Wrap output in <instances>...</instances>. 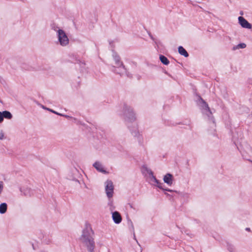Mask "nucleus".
I'll return each mask as SVG.
<instances>
[{
	"label": "nucleus",
	"mask_w": 252,
	"mask_h": 252,
	"mask_svg": "<svg viewBox=\"0 0 252 252\" xmlns=\"http://www.w3.org/2000/svg\"><path fill=\"white\" fill-rule=\"evenodd\" d=\"M83 246L88 250V252H94L95 244L93 238L81 241Z\"/></svg>",
	"instance_id": "4"
},
{
	"label": "nucleus",
	"mask_w": 252,
	"mask_h": 252,
	"mask_svg": "<svg viewBox=\"0 0 252 252\" xmlns=\"http://www.w3.org/2000/svg\"><path fill=\"white\" fill-rule=\"evenodd\" d=\"M159 60L160 62L165 65H168L169 63V61L167 58L163 55H160Z\"/></svg>",
	"instance_id": "19"
},
{
	"label": "nucleus",
	"mask_w": 252,
	"mask_h": 252,
	"mask_svg": "<svg viewBox=\"0 0 252 252\" xmlns=\"http://www.w3.org/2000/svg\"><path fill=\"white\" fill-rule=\"evenodd\" d=\"M163 181L169 185L173 183V176L170 173L166 174L163 177Z\"/></svg>",
	"instance_id": "12"
},
{
	"label": "nucleus",
	"mask_w": 252,
	"mask_h": 252,
	"mask_svg": "<svg viewBox=\"0 0 252 252\" xmlns=\"http://www.w3.org/2000/svg\"><path fill=\"white\" fill-rule=\"evenodd\" d=\"M92 234L93 231L90 225L86 224L82 230V233L80 238V241L92 238Z\"/></svg>",
	"instance_id": "2"
},
{
	"label": "nucleus",
	"mask_w": 252,
	"mask_h": 252,
	"mask_svg": "<svg viewBox=\"0 0 252 252\" xmlns=\"http://www.w3.org/2000/svg\"><path fill=\"white\" fill-rule=\"evenodd\" d=\"M3 120V118L1 112H0V123H1Z\"/></svg>",
	"instance_id": "23"
},
{
	"label": "nucleus",
	"mask_w": 252,
	"mask_h": 252,
	"mask_svg": "<svg viewBox=\"0 0 252 252\" xmlns=\"http://www.w3.org/2000/svg\"><path fill=\"white\" fill-rule=\"evenodd\" d=\"M7 209V205L5 203H2L0 204V213L4 214L5 213Z\"/></svg>",
	"instance_id": "17"
},
{
	"label": "nucleus",
	"mask_w": 252,
	"mask_h": 252,
	"mask_svg": "<svg viewBox=\"0 0 252 252\" xmlns=\"http://www.w3.org/2000/svg\"><path fill=\"white\" fill-rule=\"evenodd\" d=\"M94 167L99 172L104 174H107L108 172L104 169L102 163L99 161H96L93 164Z\"/></svg>",
	"instance_id": "10"
},
{
	"label": "nucleus",
	"mask_w": 252,
	"mask_h": 252,
	"mask_svg": "<svg viewBox=\"0 0 252 252\" xmlns=\"http://www.w3.org/2000/svg\"><path fill=\"white\" fill-rule=\"evenodd\" d=\"M112 219L115 223H120L122 220L120 214L117 212L115 211L112 213Z\"/></svg>",
	"instance_id": "11"
},
{
	"label": "nucleus",
	"mask_w": 252,
	"mask_h": 252,
	"mask_svg": "<svg viewBox=\"0 0 252 252\" xmlns=\"http://www.w3.org/2000/svg\"><path fill=\"white\" fill-rule=\"evenodd\" d=\"M131 134L135 137L137 138L139 142L142 140V135L139 131L137 127L135 126L132 129H130Z\"/></svg>",
	"instance_id": "9"
},
{
	"label": "nucleus",
	"mask_w": 252,
	"mask_h": 252,
	"mask_svg": "<svg viewBox=\"0 0 252 252\" xmlns=\"http://www.w3.org/2000/svg\"><path fill=\"white\" fill-rule=\"evenodd\" d=\"M238 21L239 24L243 28H246L248 29H251L252 28V25L250 23H249L243 17H239Z\"/></svg>",
	"instance_id": "8"
},
{
	"label": "nucleus",
	"mask_w": 252,
	"mask_h": 252,
	"mask_svg": "<svg viewBox=\"0 0 252 252\" xmlns=\"http://www.w3.org/2000/svg\"><path fill=\"white\" fill-rule=\"evenodd\" d=\"M166 190H167V191H170V192L172 191V190H171V189H166Z\"/></svg>",
	"instance_id": "26"
},
{
	"label": "nucleus",
	"mask_w": 252,
	"mask_h": 252,
	"mask_svg": "<svg viewBox=\"0 0 252 252\" xmlns=\"http://www.w3.org/2000/svg\"><path fill=\"white\" fill-rule=\"evenodd\" d=\"M108 205L109 207V209L111 211H113L115 209V207L113 205V203L112 200H110L108 203Z\"/></svg>",
	"instance_id": "21"
},
{
	"label": "nucleus",
	"mask_w": 252,
	"mask_h": 252,
	"mask_svg": "<svg viewBox=\"0 0 252 252\" xmlns=\"http://www.w3.org/2000/svg\"><path fill=\"white\" fill-rule=\"evenodd\" d=\"M178 52L180 55L184 56L185 57H188L189 56L188 52L182 46H179L178 47Z\"/></svg>",
	"instance_id": "16"
},
{
	"label": "nucleus",
	"mask_w": 252,
	"mask_h": 252,
	"mask_svg": "<svg viewBox=\"0 0 252 252\" xmlns=\"http://www.w3.org/2000/svg\"><path fill=\"white\" fill-rule=\"evenodd\" d=\"M199 105L202 110V113L206 115L209 119L212 118V113L211 111L208 104L202 99L200 98Z\"/></svg>",
	"instance_id": "3"
},
{
	"label": "nucleus",
	"mask_w": 252,
	"mask_h": 252,
	"mask_svg": "<svg viewBox=\"0 0 252 252\" xmlns=\"http://www.w3.org/2000/svg\"><path fill=\"white\" fill-rule=\"evenodd\" d=\"M246 47V45L245 43H240V44H238L237 45L234 46L233 48V50H236L239 49L240 48L244 49Z\"/></svg>",
	"instance_id": "20"
},
{
	"label": "nucleus",
	"mask_w": 252,
	"mask_h": 252,
	"mask_svg": "<svg viewBox=\"0 0 252 252\" xmlns=\"http://www.w3.org/2000/svg\"><path fill=\"white\" fill-rule=\"evenodd\" d=\"M48 110H50V111H51L52 112H53V113H54L57 114H58V115H62L61 114H59L58 113L56 112L55 111H53V110H50V109H48Z\"/></svg>",
	"instance_id": "25"
},
{
	"label": "nucleus",
	"mask_w": 252,
	"mask_h": 252,
	"mask_svg": "<svg viewBox=\"0 0 252 252\" xmlns=\"http://www.w3.org/2000/svg\"><path fill=\"white\" fill-rule=\"evenodd\" d=\"M2 189H3V186L1 184H0V193L2 191Z\"/></svg>",
	"instance_id": "24"
},
{
	"label": "nucleus",
	"mask_w": 252,
	"mask_h": 252,
	"mask_svg": "<svg viewBox=\"0 0 252 252\" xmlns=\"http://www.w3.org/2000/svg\"><path fill=\"white\" fill-rule=\"evenodd\" d=\"M5 138L4 137V134L3 133V132L1 130L0 131V140H3Z\"/></svg>",
	"instance_id": "22"
},
{
	"label": "nucleus",
	"mask_w": 252,
	"mask_h": 252,
	"mask_svg": "<svg viewBox=\"0 0 252 252\" xmlns=\"http://www.w3.org/2000/svg\"><path fill=\"white\" fill-rule=\"evenodd\" d=\"M147 178L149 182V183L154 186H157L159 188H161V187L160 186V183L159 181L156 179V177L154 175L153 172H152L148 175H147Z\"/></svg>",
	"instance_id": "7"
},
{
	"label": "nucleus",
	"mask_w": 252,
	"mask_h": 252,
	"mask_svg": "<svg viewBox=\"0 0 252 252\" xmlns=\"http://www.w3.org/2000/svg\"><path fill=\"white\" fill-rule=\"evenodd\" d=\"M124 114L129 121H133L135 119L133 111L129 106H126L125 107Z\"/></svg>",
	"instance_id": "6"
},
{
	"label": "nucleus",
	"mask_w": 252,
	"mask_h": 252,
	"mask_svg": "<svg viewBox=\"0 0 252 252\" xmlns=\"http://www.w3.org/2000/svg\"><path fill=\"white\" fill-rule=\"evenodd\" d=\"M3 118H5L7 119H11L12 117V115L11 113L8 111H4L1 112Z\"/></svg>",
	"instance_id": "18"
},
{
	"label": "nucleus",
	"mask_w": 252,
	"mask_h": 252,
	"mask_svg": "<svg viewBox=\"0 0 252 252\" xmlns=\"http://www.w3.org/2000/svg\"><path fill=\"white\" fill-rule=\"evenodd\" d=\"M114 71L120 75H123L126 73V68L123 64L114 69Z\"/></svg>",
	"instance_id": "14"
},
{
	"label": "nucleus",
	"mask_w": 252,
	"mask_h": 252,
	"mask_svg": "<svg viewBox=\"0 0 252 252\" xmlns=\"http://www.w3.org/2000/svg\"><path fill=\"white\" fill-rule=\"evenodd\" d=\"M64 116H65V117H68V116H66V115H65Z\"/></svg>",
	"instance_id": "27"
},
{
	"label": "nucleus",
	"mask_w": 252,
	"mask_h": 252,
	"mask_svg": "<svg viewBox=\"0 0 252 252\" xmlns=\"http://www.w3.org/2000/svg\"><path fill=\"white\" fill-rule=\"evenodd\" d=\"M122 64H123L120 61V57L117 56H114V62L112 63L113 67L115 69Z\"/></svg>",
	"instance_id": "13"
},
{
	"label": "nucleus",
	"mask_w": 252,
	"mask_h": 252,
	"mask_svg": "<svg viewBox=\"0 0 252 252\" xmlns=\"http://www.w3.org/2000/svg\"><path fill=\"white\" fill-rule=\"evenodd\" d=\"M105 190L107 196L110 198L112 197L114 191V186L112 182L107 180L105 183Z\"/></svg>",
	"instance_id": "5"
},
{
	"label": "nucleus",
	"mask_w": 252,
	"mask_h": 252,
	"mask_svg": "<svg viewBox=\"0 0 252 252\" xmlns=\"http://www.w3.org/2000/svg\"><path fill=\"white\" fill-rule=\"evenodd\" d=\"M141 172L143 174H145L146 176H147V175L151 173L152 171L146 165H143L141 167Z\"/></svg>",
	"instance_id": "15"
},
{
	"label": "nucleus",
	"mask_w": 252,
	"mask_h": 252,
	"mask_svg": "<svg viewBox=\"0 0 252 252\" xmlns=\"http://www.w3.org/2000/svg\"><path fill=\"white\" fill-rule=\"evenodd\" d=\"M56 31L57 33V43L63 47L68 46L69 44V39L65 31L61 29Z\"/></svg>",
	"instance_id": "1"
}]
</instances>
